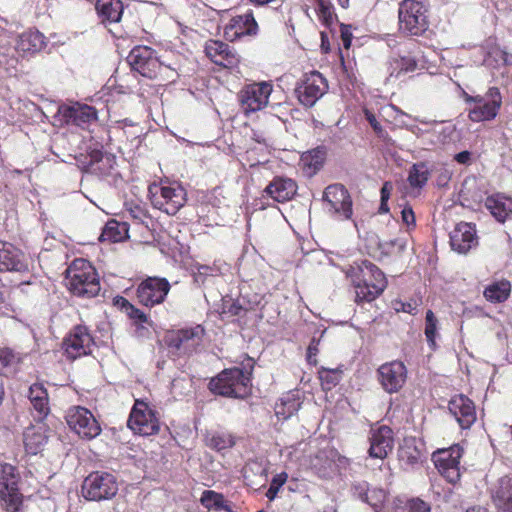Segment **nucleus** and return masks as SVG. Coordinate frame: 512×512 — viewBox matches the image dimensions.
Segmentation results:
<instances>
[{
    "mask_svg": "<svg viewBox=\"0 0 512 512\" xmlns=\"http://www.w3.org/2000/svg\"><path fill=\"white\" fill-rule=\"evenodd\" d=\"M93 158L97 160L98 163H103L109 165V168H112V163L114 162V159L110 155H103L100 153H96Z\"/></svg>",
    "mask_w": 512,
    "mask_h": 512,
    "instance_id": "obj_59",
    "label": "nucleus"
},
{
    "mask_svg": "<svg viewBox=\"0 0 512 512\" xmlns=\"http://www.w3.org/2000/svg\"><path fill=\"white\" fill-rule=\"evenodd\" d=\"M319 378L322 382V385L325 386L326 389H331V387L335 386L338 382L336 373L325 368H322L319 371Z\"/></svg>",
    "mask_w": 512,
    "mask_h": 512,
    "instance_id": "obj_51",
    "label": "nucleus"
},
{
    "mask_svg": "<svg viewBox=\"0 0 512 512\" xmlns=\"http://www.w3.org/2000/svg\"><path fill=\"white\" fill-rule=\"evenodd\" d=\"M448 409L462 429H468L476 421L474 403L465 395L454 396L448 404Z\"/></svg>",
    "mask_w": 512,
    "mask_h": 512,
    "instance_id": "obj_21",
    "label": "nucleus"
},
{
    "mask_svg": "<svg viewBox=\"0 0 512 512\" xmlns=\"http://www.w3.org/2000/svg\"><path fill=\"white\" fill-rule=\"evenodd\" d=\"M45 45V37L42 33L29 30L19 35L16 50L25 56L41 51Z\"/></svg>",
    "mask_w": 512,
    "mask_h": 512,
    "instance_id": "obj_30",
    "label": "nucleus"
},
{
    "mask_svg": "<svg viewBox=\"0 0 512 512\" xmlns=\"http://www.w3.org/2000/svg\"><path fill=\"white\" fill-rule=\"evenodd\" d=\"M250 2L256 4V5H269L271 3H275L276 0H249Z\"/></svg>",
    "mask_w": 512,
    "mask_h": 512,
    "instance_id": "obj_63",
    "label": "nucleus"
},
{
    "mask_svg": "<svg viewBox=\"0 0 512 512\" xmlns=\"http://www.w3.org/2000/svg\"><path fill=\"white\" fill-rule=\"evenodd\" d=\"M386 500V492L380 488L370 489L364 502L368 503L376 512H379Z\"/></svg>",
    "mask_w": 512,
    "mask_h": 512,
    "instance_id": "obj_44",
    "label": "nucleus"
},
{
    "mask_svg": "<svg viewBox=\"0 0 512 512\" xmlns=\"http://www.w3.org/2000/svg\"><path fill=\"white\" fill-rule=\"evenodd\" d=\"M364 113H365L366 120L369 122V124L374 129V131L378 134V136H382L384 133V130H383L382 126L380 125V123L377 121L375 115L372 112H370L369 110H365Z\"/></svg>",
    "mask_w": 512,
    "mask_h": 512,
    "instance_id": "obj_56",
    "label": "nucleus"
},
{
    "mask_svg": "<svg viewBox=\"0 0 512 512\" xmlns=\"http://www.w3.org/2000/svg\"><path fill=\"white\" fill-rule=\"evenodd\" d=\"M234 440L230 435L216 434L208 439L207 445L217 451H222L231 448L234 445Z\"/></svg>",
    "mask_w": 512,
    "mask_h": 512,
    "instance_id": "obj_45",
    "label": "nucleus"
},
{
    "mask_svg": "<svg viewBox=\"0 0 512 512\" xmlns=\"http://www.w3.org/2000/svg\"><path fill=\"white\" fill-rule=\"evenodd\" d=\"M272 85L267 82L253 83L244 87L239 94L245 112H255L264 108L269 101Z\"/></svg>",
    "mask_w": 512,
    "mask_h": 512,
    "instance_id": "obj_17",
    "label": "nucleus"
},
{
    "mask_svg": "<svg viewBox=\"0 0 512 512\" xmlns=\"http://www.w3.org/2000/svg\"><path fill=\"white\" fill-rule=\"evenodd\" d=\"M401 310L403 312H406V313H409V314H413L414 310H415V306H413L412 304L410 303H402L401 304Z\"/></svg>",
    "mask_w": 512,
    "mask_h": 512,
    "instance_id": "obj_62",
    "label": "nucleus"
},
{
    "mask_svg": "<svg viewBox=\"0 0 512 512\" xmlns=\"http://www.w3.org/2000/svg\"><path fill=\"white\" fill-rule=\"evenodd\" d=\"M244 310L238 301H224L222 313L230 316H240Z\"/></svg>",
    "mask_w": 512,
    "mask_h": 512,
    "instance_id": "obj_52",
    "label": "nucleus"
},
{
    "mask_svg": "<svg viewBox=\"0 0 512 512\" xmlns=\"http://www.w3.org/2000/svg\"><path fill=\"white\" fill-rule=\"evenodd\" d=\"M287 481V474L286 473H280L273 477L270 487L266 492V497L272 501L277 496L278 491L280 488L285 484Z\"/></svg>",
    "mask_w": 512,
    "mask_h": 512,
    "instance_id": "obj_49",
    "label": "nucleus"
},
{
    "mask_svg": "<svg viewBox=\"0 0 512 512\" xmlns=\"http://www.w3.org/2000/svg\"><path fill=\"white\" fill-rule=\"evenodd\" d=\"M318 14L320 20L326 25L330 26L334 19L332 6L325 0H317Z\"/></svg>",
    "mask_w": 512,
    "mask_h": 512,
    "instance_id": "obj_48",
    "label": "nucleus"
},
{
    "mask_svg": "<svg viewBox=\"0 0 512 512\" xmlns=\"http://www.w3.org/2000/svg\"><path fill=\"white\" fill-rule=\"evenodd\" d=\"M60 124H74L81 128L87 127L97 120V111L94 107L85 104L60 105L57 115Z\"/></svg>",
    "mask_w": 512,
    "mask_h": 512,
    "instance_id": "obj_15",
    "label": "nucleus"
},
{
    "mask_svg": "<svg viewBox=\"0 0 512 512\" xmlns=\"http://www.w3.org/2000/svg\"><path fill=\"white\" fill-rule=\"evenodd\" d=\"M203 335L204 329L200 325L181 329L171 339V345L184 352H189L201 343Z\"/></svg>",
    "mask_w": 512,
    "mask_h": 512,
    "instance_id": "obj_28",
    "label": "nucleus"
},
{
    "mask_svg": "<svg viewBox=\"0 0 512 512\" xmlns=\"http://www.w3.org/2000/svg\"><path fill=\"white\" fill-rule=\"evenodd\" d=\"M406 378V367L400 361L385 363L378 369L379 382L388 393L398 392L405 384Z\"/></svg>",
    "mask_w": 512,
    "mask_h": 512,
    "instance_id": "obj_19",
    "label": "nucleus"
},
{
    "mask_svg": "<svg viewBox=\"0 0 512 512\" xmlns=\"http://www.w3.org/2000/svg\"><path fill=\"white\" fill-rule=\"evenodd\" d=\"M394 512H431L429 504L419 498L398 500Z\"/></svg>",
    "mask_w": 512,
    "mask_h": 512,
    "instance_id": "obj_43",
    "label": "nucleus"
},
{
    "mask_svg": "<svg viewBox=\"0 0 512 512\" xmlns=\"http://www.w3.org/2000/svg\"><path fill=\"white\" fill-rule=\"evenodd\" d=\"M0 271H28V263L24 254L12 244L2 243L0 247Z\"/></svg>",
    "mask_w": 512,
    "mask_h": 512,
    "instance_id": "obj_25",
    "label": "nucleus"
},
{
    "mask_svg": "<svg viewBox=\"0 0 512 512\" xmlns=\"http://www.w3.org/2000/svg\"><path fill=\"white\" fill-rule=\"evenodd\" d=\"M300 406L301 404L297 399L288 395L276 404L275 412L279 418L286 420L294 415L300 409Z\"/></svg>",
    "mask_w": 512,
    "mask_h": 512,
    "instance_id": "obj_41",
    "label": "nucleus"
},
{
    "mask_svg": "<svg viewBox=\"0 0 512 512\" xmlns=\"http://www.w3.org/2000/svg\"><path fill=\"white\" fill-rule=\"evenodd\" d=\"M485 207L499 222H505L512 217V198L502 194L488 196L485 200Z\"/></svg>",
    "mask_w": 512,
    "mask_h": 512,
    "instance_id": "obj_29",
    "label": "nucleus"
},
{
    "mask_svg": "<svg viewBox=\"0 0 512 512\" xmlns=\"http://www.w3.org/2000/svg\"><path fill=\"white\" fill-rule=\"evenodd\" d=\"M511 290V285L509 281L503 280L490 284L484 290L485 298L494 303H499L505 301Z\"/></svg>",
    "mask_w": 512,
    "mask_h": 512,
    "instance_id": "obj_37",
    "label": "nucleus"
},
{
    "mask_svg": "<svg viewBox=\"0 0 512 512\" xmlns=\"http://www.w3.org/2000/svg\"><path fill=\"white\" fill-rule=\"evenodd\" d=\"M392 189H393V187L390 182H385L383 184V186L381 188V199L383 200V202L389 200Z\"/></svg>",
    "mask_w": 512,
    "mask_h": 512,
    "instance_id": "obj_60",
    "label": "nucleus"
},
{
    "mask_svg": "<svg viewBox=\"0 0 512 512\" xmlns=\"http://www.w3.org/2000/svg\"><path fill=\"white\" fill-rule=\"evenodd\" d=\"M200 502L209 510L233 512L224 496L213 490H205L201 495Z\"/></svg>",
    "mask_w": 512,
    "mask_h": 512,
    "instance_id": "obj_36",
    "label": "nucleus"
},
{
    "mask_svg": "<svg viewBox=\"0 0 512 512\" xmlns=\"http://www.w3.org/2000/svg\"><path fill=\"white\" fill-rule=\"evenodd\" d=\"M438 324H439L438 319L434 315L433 311L428 310L426 312V317H425L424 333H425V337L428 342V345L432 350H436V348H437L436 339L439 337Z\"/></svg>",
    "mask_w": 512,
    "mask_h": 512,
    "instance_id": "obj_40",
    "label": "nucleus"
},
{
    "mask_svg": "<svg viewBox=\"0 0 512 512\" xmlns=\"http://www.w3.org/2000/svg\"><path fill=\"white\" fill-rule=\"evenodd\" d=\"M122 301L123 308L125 309L126 314L131 320L134 321L136 325H140L141 327H143L142 325L144 323H148V317L143 311L130 304L124 298H122Z\"/></svg>",
    "mask_w": 512,
    "mask_h": 512,
    "instance_id": "obj_46",
    "label": "nucleus"
},
{
    "mask_svg": "<svg viewBox=\"0 0 512 512\" xmlns=\"http://www.w3.org/2000/svg\"><path fill=\"white\" fill-rule=\"evenodd\" d=\"M368 454L371 458L384 460L394 447L393 431L388 426L372 429L369 436Z\"/></svg>",
    "mask_w": 512,
    "mask_h": 512,
    "instance_id": "obj_20",
    "label": "nucleus"
},
{
    "mask_svg": "<svg viewBox=\"0 0 512 512\" xmlns=\"http://www.w3.org/2000/svg\"><path fill=\"white\" fill-rule=\"evenodd\" d=\"M127 212L132 218L138 221H143L144 217L146 216L144 210L138 205L128 208Z\"/></svg>",
    "mask_w": 512,
    "mask_h": 512,
    "instance_id": "obj_58",
    "label": "nucleus"
},
{
    "mask_svg": "<svg viewBox=\"0 0 512 512\" xmlns=\"http://www.w3.org/2000/svg\"><path fill=\"white\" fill-rule=\"evenodd\" d=\"M149 192L152 205L169 215L176 214L186 202L185 190L180 185H152Z\"/></svg>",
    "mask_w": 512,
    "mask_h": 512,
    "instance_id": "obj_6",
    "label": "nucleus"
},
{
    "mask_svg": "<svg viewBox=\"0 0 512 512\" xmlns=\"http://www.w3.org/2000/svg\"><path fill=\"white\" fill-rule=\"evenodd\" d=\"M119 226L115 221L108 222L99 237L100 241H111L117 242L121 239L120 232L118 231Z\"/></svg>",
    "mask_w": 512,
    "mask_h": 512,
    "instance_id": "obj_47",
    "label": "nucleus"
},
{
    "mask_svg": "<svg viewBox=\"0 0 512 512\" xmlns=\"http://www.w3.org/2000/svg\"><path fill=\"white\" fill-rule=\"evenodd\" d=\"M0 499L8 512H18L22 497L18 491L14 468L11 465L2 466L0 472Z\"/></svg>",
    "mask_w": 512,
    "mask_h": 512,
    "instance_id": "obj_16",
    "label": "nucleus"
},
{
    "mask_svg": "<svg viewBox=\"0 0 512 512\" xmlns=\"http://www.w3.org/2000/svg\"><path fill=\"white\" fill-rule=\"evenodd\" d=\"M494 506L499 512H512V477L499 478L490 489Z\"/></svg>",
    "mask_w": 512,
    "mask_h": 512,
    "instance_id": "obj_26",
    "label": "nucleus"
},
{
    "mask_svg": "<svg viewBox=\"0 0 512 512\" xmlns=\"http://www.w3.org/2000/svg\"><path fill=\"white\" fill-rule=\"evenodd\" d=\"M257 32L258 24L251 11L232 17L224 28L225 38L229 41H235L242 36H254Z\"/></svg>",
    "mask_w": 512,
    "mask_h": 512,
    "instance_id": "obj_22",
    "label": "nucleus"
},
{
    "mask_svg": "<svg viewBox=\"0 0 512 512\" xmlns=\"http://www.w3.org/2000/svg\"><path fill=\"white\" fill-rule=\"evenodd\" d=\"M69 428L83 439H93L101 433V427L94 415L82 406L70 407L66 412Z\"/></svg>",
    "mask_w": 512,
    "mask_h": 512,
    "instance_id": "obj_8",
    "label": "nucleus"
},
{
    "mask_svg": "<svg viewBox=\"0 0 512 512\" xmlns=\"http://www.w3.org/2000/svg\"><path fill=\"white\" fill-rule=\"evenodd\" d=\"M455 132H456L455 126L452 124L442 126L441 130L438 132L439 140L442 143L449 142V141L453 140Z\"/></svg>",
    "mask_w": 512,
    "mask_h": 512,
    "instance_id": "obj_53",
    "label": "nucleus"
},
{
    "mask_svg": "<svg viewBox=\"0 0 512 512\" xmlns=\"http://www.w3.org/2000/svg\"><path fill=\"white\" fill-rule=\"evenodd\" d=\"M429 170L423 162L414 164L408 175V182L411 187L422 188L429 180Z\"/></svg>",
    "mask_w": 512,
    "mask_h": 512,
    "instance_id": "obj_39",
    "label": "nucleus"
},
{
    "mask_svg": "<svg viewBox=\"0 0 512 512\" xmlns=\"http://www.w3.org/2000/svg\"><path fill=\"white\" fill-rule=\"evenodd\" d=\"M95 8L103 23L119 22L124 9L121 0H97Z\"/></svg>",
    "mask_w": 512,
    "mask_h": 512,
    "instance_id": "obj_32",
    "label": "nucleus"
},
{
    "mask_svg": "<svg viewBox=\"0 0 512 512\" xmlns=\"http://www.w3.org/2000/svg\"><path fill=\"white\" fill-rule=\"evenodd\" d=\"M335 456L334 451H320L312 460V469L321 478H331L336 473Z\"/></svg>",
    "mask_w": 512,
    "mask_h": 512,
    "instance_id": "obj_33",
    "label": "nucleus"
},
{
    "mask_svg": "<svg viewBox=\"0 0 512 512\" xmlns=\"http://www.w3.org/2000/svg\"><path fill=\"white\" fill-rule=\"evenodd\" d=\"M28 398L36 412L35 418L43 420L50 412L48 392L43 384L35 383L31 385Z\"/></svg>",
    "mask_w": 512,
    "mask_h": 512,
    "instance_id": "obj_31",
    "label": "nucleus"
},
{
    "mask_svg": "<svg viewBox=\"0 0 512 512\" xmlns=\"http://www.w3.org/2000/svg\"><path fill=\"white\" fill-rule=\"evenodd\" d=\"M402 221L409 227H415V214L410 206L404 207L401 212Z\"/></svg>",
    "mask_w": 512,
    "mask_h": 512,
    "instance_id": "obj_54",
    "label": "nucleus"
},
{
    "mask_svg": "<svg viewBox=\"0 0 512 512\" xmlns=\"http://www.w3.org/2000/svg\"><path fill=\"white\" fill-rule=\"evenodd\" d=\"M355 288L356 300L370 302L386 288L384 273L372 262L363 260L352 265L346 272Z\"/></svg>",
    "mask_w": 512,
    "mask_h": 512,
    "instance_id": "obj_1",
    "label": "nucleus"
},
{
    "mask_svg": "<svg viewBox=\"0 0 512 512\" xmlns=\"http://www.w3.org/2000/svg\"><path fill=\"white\" fill-rule=\"evenodd\" d=\"M398 457L406 466H413L421 460L422 453L415 437H406L403 439L398 449Z\"/></svg>",
    "mask_w": 512,
    "mask_h": 512,
    "instance_id": "obj_34",
    "label": "nucleus"
},
{
    "mask_svg": "<svg viewBox=\"0 0 512 512\" xmlns=\"http://www.w3.org/2000/svg\"><path fill=\"white\" fill-rule=\"evenodd\" d=\"M93 345L94 339L88 328L84 325H77L71 330L68 336L65 337L62 347L65 355L69 359L75 360L90 354Z\"/></svg>",
    "mask_w": 512,
    "mask_h": 512,
    "instance_id": "obj_11",
    "label": "nucleus"
},
{
    "mask_svg": "<svg viewBox=\"0 0 512 512\" xmlns=\"http://www.w3.org/2000/svg\"><path fill=\"white\" fill-rule=\"evenodd\" d=\"M23 442L27 453L36 455L46 444L47 436L41 427L32 426L24 431Z\"/></svg>",
    "mask_w": 512,
    "mask_h": 512,
    "instance_id": "obj_35",
    "label": "nucleus"
},
{
    "mask_svg": "<svg viewBox=\"0 0 512 512\" xmlns=\"http://www.w3.org/2000/svg\"><path fill=\"white\" fill-rule=\"evenodd\" d=\"M398 18L400 31L409 36H420L429 26L427 7L423 0L401 1Z\"/></svg>",
    "mask_w": 512,
    "mask_h": 512,
    "instance_id": "obj_4",
    "label": "nucleus"
},
{
    "mask_svg": "<svg viewBox=\"0 0 512 512\" xmlns=\"http://www.w3.org/2000/svg\"><path fill=\"white\" fill-rule=\"evenodd\" d=\"M67 288L76 296L92 298L100 291L98 274L91 263L83 258L75 259L66 269Z\"/></svg>",
    "mask_w": 512,
    "mask_h": 512,
    "instance_id": "obj_2",
    "label": "nucleus"
},
{
    "mask_svg": "<svg viewBox=\"0 0 512 512\" xmlns=\"http://www.w3.org/2000/svg\"><path fill=\"white\" fill-rule=\"evenodd\" d=\"M369 491H370L369 485L367 482H364V481L358 482V483L354 484V486H353L354 495L359 497L362 501L365 500V498L367 497V493H369Z\"/></svg>",
    "mask_w": 512,
    "mask_h": 512,
    "instance_id": "obj_55",
    "label": "nucleus"
},
{
    "mask_svg": "<svg viewBox=\"0 0 512 512\" xmlns=\"http://www.w3.org/2000/svg\"><path fill=\"white\" fill-rule=\"evenodd\" d=\"M323 200L330 212L350 219L352 216V200L347 189L341 184L329 185L323 194Z\"/></svg>",
    "mask_w": 512,
    "mask_h": 512,
    "instance_id": "obj_18",
    "label": "nucleus"
},
{
    "mask_svg": "<svg viewBox=\"0 0 512 512\" xmlns=\"http://www.w3.org/2000/svg\"><path fill=\"white\" fill-rule=\"evenodd\" d=\"M325 78L317 71L307 75L296 87L295 93L301 104L312 107L327 91Z\"/></svg>",
    "mask_w": 512,
    "mask_h": 512,
    "instance_id": "obj_14",
    "label": "nucleus"
},
{
    "mask_svg": "<svg viewBox=\"0 0 512 512\" xmlns=\"http://www.w3.org/2000/svg\"><path fill=\"white\" fill-rule=\"evenodd\" d=\"M462 97L467 104H473L468 111L472 122L494 120L502 106V95L497 87H490L484 95L472 96L463 92Z\"/></svg>",
    "mask_w": 512,
    "mask_h": 512,
    "instance_id": "obj_5",
    "label": "nucleus"
},
{
    "mask_svg": "<svg viewBox=\"0 0 512 512\" xmlns=\"http://www.w3.org/2000/svg\"><path fill=\"white\" fill-rule=\"evenodd\" d=\"M461 456L462 449L458 445L439 450L433 454L436 468L450 483H456L460 479L459 464Z\"/></svg>",
    "mask_w": 512,
    "mask_h": 512,
    "instance_id": "obj_13",
    "label": "nucleus"
},
{
    "mask_svg": "<svg viewBox=\"0 0 512 512\" xmlns=\"http://www.w3.org/2000/svg\"><path fill=\"white\" fill-rule=\"evenodd\" d=\"M205 53L215 64L225 68H234L239 63L235 50L222 41L209 40L205 45Z\"/></svg>",
    "mask_w": 512,
    "mask_h": 512,
    "instance_id": "obj_23",
    "label": "nucleus"
},
{
    "mask_svg": "<svg viewBox=\"0 0 512 512\" xmlns=\"http://www.w3.org/2000/svg\"><path fill=\"white\" fill-rule=\"evenodd\" d=\"M396 64L397 67L399 68L397 76H399L402 72H413L417 67L416 60L410 56L401 57L399 60L396 61Z\"/></svg>",
    "mask_w": 512,
    "mask_h": 512,
    "instance_id": "obj_50",
    "label": "nucleus"
},
{
    "mask_svg": "<svg viewBox=\"0 0 512 512\" xmlns=\"http://www.w3.org/2000/svg\"><path fill=\"white\" fill-rule=\"evenodd\" d=\"M118 491L114 475L106 472H94L85 478L82 485L83 496L92 501H102L113 498Z\"/></svg>",
    "mask_w": 512,
    "mask_h": 512,
    "instance_id": "obj_7",
    "label": "nucleus"
},
{
    "mask_svg": "<svg viewBox=\"0 0 512 512\" xmlns=\"http://www.w3.org/2000/svg\"><path fill=\"white\" fill-rule=\"evenodd\" d=\"M251 379L240 368H230L222 371L209 382V389L214 394L225 397L243 398L250 392Z\"/></svg>",
    "mask_w": 512,
    "mask_h": 512,
    "instance_id": "obj_3",
    "label": "nucleus"
},
{
    "mask_svg": "<svg viewBox=\"0 0 512 512\" xmlns=\"http://www.w3.org/2000/svg\"><path fill=\"white\" fill-rule=\"evenodd\" d=\"M450 245L458 253H467L472 247L477 245L475 227L466 222L457 224L450 233Z\"/></svg>",
    "mask_w": 512,
    "mask_h": 512,
    "instance_id": "obj_24",
    "label": "nucleus"
},
{
    "mask_svg": "<svg viewBox=\"0 0 512 512\" xmlns=\"http://www.w3.org/2000/svg\"><path fill=\"white\" fill-rule=\"evenodd\" d=\"M297 185L290 178L275 177L265 188L263 196L277 202H286L296 194Z\"/></svg>",
    "mask_w": 512,
    "mask_h": 512,
    "instance_id": "obj_27",
    "label": "nucleus"
},
{
    "mask_svg": "<svg viewBox=\"0 0 512 512\" xmlns=\"http://www.w3.org/2000/svg\"><path fill=\"white\" fill-rule=\"evenodd\" d=\"M18 358L10 349L0 350V376H9L15 373Z\"/></svg>",
    "mask_w": 512,
    "mask_h": 512,
    "instance_id": "obj_42",
    "label": "nucleus"
},
{
    "mask_svg": "<svg viewBox=\"0 0 512 512\" xmlns=\"http://www.w3.org/2000/svg\"><path fill=\"white\" fill-rule=\"evenodd\" d=\"M325 154L322 150L315 149L301 156V163L308 175L315 174L324 163Z\"/></svg>",
    "mask_w": 512,
    "mask_h": 512,
    "instance_id": "obj_38",
    "label": "nucleus"
},
{
    "mask_svg": "<svg viewBox=\"0 0 512 512\" xmlns=\"http://www.w3.org/2000/svg\"><path fill=\"white\" fill-rule=\"evenodd\" d=\"M470 153L468 151H462L455 155V160L460 164H466L470 160Z\"/></svg>",
    "mask_w": 512,
    "mask_h": 512,
    "instance_id": "obj_61",
    "label": "nucleus"
},
{
    "mask_svg": "<svg viewBox=\"0 0 512 512\" xmlns=\"http://www.w3.org/2000/svg\"><path fill=\"white\" fill-rule=\"evenodd\" d=\"M467 512H488V510L484 507H472Z\"/></svg>",
    "mask_w": 512,
    "mask_h": 512,
    "instance_id": "obj_64",
    "label": "nucleus"
},
{
    "mask_svg": "<svg viewBox=\"0 0 512 512\" xmlns=\"http://www.w3.org/2000/svg\"><path fill=\"white\" fill-rule=\"evenodd\" d=\"M127 60L134 71L149 79L156 78L161 70V62L155 51L148 46L133 48Z\"/></svg>",
    "mask_w": 512,
    "mask_h": 512,
    "instance_id": "obj_9",
    "label": "nucleus"
},
{
    "mask_svg": "<svg viewBox=\"0 0 512 512\" xmlns=\"http://www.w3.org/2000/svg\"><path fill=\"white\" fill-rule=\"evenodd\" d=\"M170 288L166 278L149 277L139 284L137 298L142 305L152 307L165 300Z\"/></svg>",
    "mask_w": 512,
    "mask_h": 512,
    "instance_id": "obj_12",
    "label": "nucleus"
},
{
    "mask_svg": "<svg viewBox=\"0 0 512 512\" xmlns=\"http://www.w3.org/2000/svg\"><path fill=\"white\" fill-rule=\"evenodd\" d=\"M127 425L134 433L143 436L153 435L159 430V422L153 410L142 400L135 401Z\"/></svg>",
    "mask_w": 512,
    "mask_h": 512,
    "instance_id": "obj_10",
    "label": "nucleus"
},
{
    "mask_svg": "<svg viewBox=\"0 0 512 512\" xmlns=\"http://www.w3.org/2000/svg\"><path fill=\"white\" fill-rule=\"evenodd\" d=\"M319 341L313 338L307 348V360L311 364H316V355L318 353Z\"/></svg>",
    "mask_w": 512,
    "mask_h": 512,
    "instance_id": "obj_57",
    "label": "nucleus"
}]
</instances>
